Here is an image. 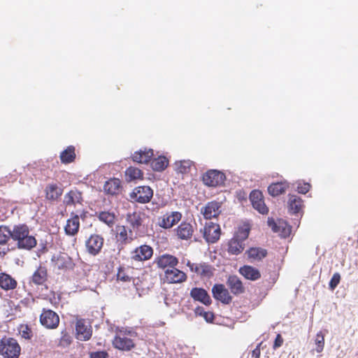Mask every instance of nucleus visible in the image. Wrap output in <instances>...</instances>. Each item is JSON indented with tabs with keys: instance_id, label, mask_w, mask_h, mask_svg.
<instances>
[{
	"instance_id": "nucleus-19",
	"label": "nucleus",
	"mask_w": 358,
	"mask_h": 358,
	"mask_svg": "<svg viewBox=\"0 0 358 358\" xmlns=\"http://www.w3.org/2000/svg\"><path fill=\"white\" fill-rule=\"evenodd\" d=\"M220 208V203L212 201L208 202L206 206L201 208V213L203 214L205 219L211 220L219 216L221 213Z\"/></svg>"
},
{
	"instance_id": "nucleus-28",
	"label": "nucleus",
	"mask_w": 358,
	"mask_h": 358,
	"mask_svg": "<svg viewBox=\"0 0 358 358\" xmlns=\"http://www.w3.org/2000/svg\"><path fill=\"white\" fill-rule=\"evenodd\" d=\"M144 214L140 211H134L127 214L126 221L133 229H138L143 224Z\"/></svg>"
},
{
	"instance_id": "nucleus-52",
	"label": "nucleus",
	"mask_w": 358,
	"mask_h": 358,
	"mask_svg": "<svg viewBox=\"0 0 358 358\" xmlns=\"http://www.w3.org/2000/svg\"><path fill=\"white\" fill-rule=\"evenodd\" d=\"M260 345L259 343L252 352V357L255 358H259L261 355V350H260Z\"/></svg>"
},
{
	"instance_id": "nucleus-17",
	"label": "nucleus",
	"mask_w": 358,
	"mask_h": 358,
	"mask_svg": "<svg viewBox=\"0 0 358 358\" xmlns=\"http://www.w3.org/2000/svg\"><path fill=\"white\" fill-rule=\"evenodd\" d=\"M155 263L159 268L165 271L176 267L178 264L179 261L176 257L172 255L163 254L155 259Z\"/></svg>"
},
{
	"instance_id": "nucleus-45",
	"label": "nucleus",
	"mask_w": 358,
	"mask_h": 358,
	"mask_svg": "<svg viewBox=\"0 0 358 358\" xmlns=\"http://www.w3.org/2000/svg\"><path fill=\"white\" fill-rule=\"evenodd\" d=\"M315 344L316 345V352L319 353L322 352L324 347V335L322 331H319L316 334Z\"/></svg>"
},
{
	"instance_id": "nucleus-27",
	"label": "nucleus",
	"mask_w": 358,
	"mask_h": 358,
	"mask_svg": "<svg viewBox=\"0 0 358 358\" xmlns=\"http://www.w3.org/2000/svg\"><path fill=\"white\" fill-rule=\"evenodd\" d=\"M17 286V280L10 275L1 272L0 273V287L4 291L15 289Z\"/></svg>"
},
{
	"instance_id": "nucleus-5",
	"label": "nucleus",
	"mask_w": 358,
	"mask_h": 358,
	"mask_svg": "<svg viewBox=\"0 0 358 358\" xmlns=\"http://www.w3.org/2000/svg\"><path fill=\"white\" fill-rule=\"evenodd\" d=\"M225 180V174L223 172L215 169H210L207 171L202 176L203 184L208 187H215L223 185Z\"/></svg>"
},
{
	"instance_id": "nucleus-4",
	"label": "nucleus",
	"mask_w": 358,
	"mask_h": 358,
	"mask_svg": "<svg viewBox=\"0 0 358 358\" xmlns=\"http://www.w3.org/2000/svg\"><path fill=\"white\" fill-rule=\"evenodd\" d=\"M59 317L58 314L52 310L43 308L39 316L41 324L48 329H55L59 324Z\"/></svg>"
},
{
	"instance_id": "nucleus-49",
	"label": "nucleus",
	"mask_w": 358,
	"mask_h": 358,
	"mask_svg": "<svg viewBox=\"0 0 358 358\" xmlns=\"http://www.w3.org/2000/svg\"><path fill=\"white\" fill-rule=\"evenodd\" d=\"M108 354L106 351H97L91 352V358H108Z\"/></svg>"
},
{
	"instance_id": "nucleus-32",
	"label": "nucleus",
	"mask_w": 358,
	"mask_h": 358,
	"mask_svg": "<svg viewBox=\"0 0 358 358\" xmlns=\"http://www.w3.org/2000/svg\"><path fill=\"white\" fill-rule=\"evenodd\" d=\"M288 187L289 184L287 182H273L268 187V192L271 196H277L283 194Z\"/></svg>"
},
{
	"instance_id": "nucleus-2",
	"label": "nucleus",
	"mask_w": 358,
	"mask_h": 358,
	"mask_svg": "<svg viewBox=\"0 0 358 358\" xmlns=\"http://www.w3.org/2000/svg\"><path fill=\"white\" fill-rule=\"evenodd\" d=\"M250 229L241 227L236 232L227 244V252L232 255H238L243 252L245 248V241L248 238Z\"/></svg>"
},
{
	"instance_id": "nucleus-26",
	"label": "nucleus",
	"mask_w": 358,
	"mask_h": 358,
	"mask_svg": "<svg viewBox=\"0 0 358 358\" xmlns=\"http://www.w3.org/2000/svg\"><path fill=\"white\" fill-rule=\"evenodd\" d=\"M154 156L152 149L145 148L135 152L132 156V160L139 164H147L151 161Z\"/></svg>"
},
{
	"instance_id": "nucleus-1",
	"label": "nucleus",
	"mask_w": 358,
	"mask_h": 358,
	"mask_svg": "<svg viewBox=\"0 0 358 358\" xmlns=\"http://www.w3.org/2000/svg\"><path fill=\"white\" fill-rule=\"evenodd\" d=\"M11 238L16 242L17 248L21 250H30L37 245L36 238L30 234L29 229L25 224L13 227Z\"/></svg>"
},
{
	"instance_id": "nucleus-8",
	"label": "nucleus",
	"mask_w": 358,
	"mask_h": 358,
	"mask_svg": "<svg viewBox=\"0 0 358 358\" xmlns=\"http://www.w3.org/2000/svg\"><path fill=\"white\" fill-rule=\"evenodd\" d=\"M115 238L122 245L131 243L136 238L133 231L124 225H117L115 227Z\"/></svg>"
},
{
	"instance_id": "nucleus-23",
	"label": "nucleus",
	"mask_w": 358,
	"mask_h": 358,
	"mask_svg": "<svg viewBox=\"0 0 358 358\" xmlns=\"http://www.w3.org/2000/svg\"><path fill=\"white\" fill-rule=\"evenodd\" d=\"M189 294L194 301H199L206 306L211 304L210 296L203 288L194 287L191 289Z\"/></svg>"
},
{
	"instance_id": "nucleus-42",
	"label": "nucleus",
	"mask_w": 358,
	"mask_h": 358,
	"mask_svg": "<svg viewBox=\"0 0 358 358\" xmlns=\"http://www.w3.org/2000/svg\"><path fill=\"white\" fill-rule=\"evenodd\" d=\"M99 220L106 223L108 226L112 227L115 223V217L113 213L103 211L99 214Z\"/></svg>"
},
{
	"instance_id": "nucleus-6",
	"label": "nucleus",
	"mask_w": 358,
	"mask_h": 358,
	"mask_svg": "<svg viewBox=\"0 0 358 358\" xmlns=\"http://www.w3.org/2000/svg\"><path fill=\"white\" fill-rule=\"evenodd\" d=\"M153 196V190L149 186L135 187L130 194V198L140 203H147Z\"/></svg>"
},
{
	"instance_id": "nucleus-29",
	"label": "nucleus",
	"mask_w": 358,
	"mask_h": 358,
	"mask_svg": "<svg viewBox=\"0 0 358 358\" xmlns=\"http://www.w3.org/2000/svg\"><path fill=\"white\" fill-rule=\"evenodd\" d=\"M51 262L53 268L57 271L66 270L71 266L70 259L63 255L53 256Z\"/></svg>"
},
{
	"instance_id": "nucleus-11",
	"label": "nucleus",
	"mask_w": 358,
	"mask_h": 358,
	"mask_svg": "<svg viewBox=\"0 0 358 358\" xmlns=\"http://www.w3.org/2000/svg\"><path fill=\"white\" fill-rule=\"evenodd\" d=\"M187 266L201 278H210L214 275L215 268L207 263L194 264L188 262Z\"/></svg>"
},
{
	"instance_id": "nucleus-53",
	"label": "nucleus",
	"mask_w": 358,
	"mask_h": 358,
	"mask_svg": "<svg viewBox=\"0 0 358 358\" xmlns=\"http://www.w3.org/2000/svg\"><path fill=\"white\" fill-rule=\"evenodd\" d=\"M195 314L196 315H199V316H203V313H206V311L204 310L203 308V307H197L195 309Z\"/></svg>"
},
{
	"instance_id": "nucleus-25",
	"label": "nucleus",
	"mask_w": 358,
	"mask_h": 358,
	"mask_svg": "<svg viewBox=\"0 0 358 358\" xmlns=\"http://www.w3.org/2000/svg\"><path fill=\"white\" fill-rule=\"evenodd\" d=\"M267 250L259 247H252L245 251L248 259L250 262H259L267 256Z\"/></svg>"
},
{
	"instance_id": "nucleus-38",
	"label": "nucleus",
	"mask_w": 358,
	"mask_h": 358,
	"mask_svg": "<svg viewBox=\"0 0 358 358\" xmlns=\"http://www.w3.org/2000/svg\"><path fill=\"white\" fill-rule=\"evenodd\" d=\"M125 176L129 181L143 179V173L141 169L134 166H129L125 171Z\"/></svg>"
},
{
	"instance_id": "nucleus-3",
	"label": "nucleus",
	"mask_w": 358,
	"mask_h": 358,
	"mask_svg": "<svg viewBox=\"0 0 358 358\" xmlns=\"http://www.w3.org/2000/svg\"><path fill=\"white\" fill-rule=\"evenodd\" d=\"M21 347L14 338L4 336L0 340V355L3 358H19Z\"/></svg>"
},
{
	"instance_id": "nucleus-13",
	"label": "nucleus",
	"mask_w": 358,
	"mask_h": 358,
	"mask_svg": "<svg viewBox=\"0 0 358 358\" xmlns=\"http://www.w3.org/2000/svg\"><path fill=\"white\" fill-rule=\"evenodd\" d=\"M153 255V249L151 246L144 244L136 247L131 252V258L135 262H144L149 260Z\"/></svg>"
},
{
	"instance_id": "nucleus-16",
	"label": "nucleus",
	"mask_w": 358,
	"mask_h": 358,
	"mask_svg": "<svg viewBox=\"0 0 358 358\" xmlns=\"http://www.w3.org/2000/svg\"><path fill=\"white\" fill-rule=\"evenodd\" d=\"M90 322L83 318L76 317V338L82 341L90 340Z\"/></svg>"
},
{
	"instance_id": "nucleus-39",
	"label": "nucleus",
	"mask_w": 358,
	"mask_h": 358,
	"mask_svg": "<svg viewBox=\"0 0 358 358\" xmlns=\"http://www.w3.org/2000/svg\"><path fill=\"white\" fill-rule=\"evenodd\" d=\"M193 164V162L189 159L180 160L175 163L177 172L180 173H189Z\"/></svg>"
},
{
	"instance_id": "nucleus-47",
	"label": "nucleus",
	"mask_w": 358,
	"mask_h": 358,
	"mask_svg": "<svg viewBox=\"0 0 358 358\" xmlns=\"http://www.w3.org/2000/svg\"><path fill=\"white\" fill-rule=\"evenodd\" d=\"M341 280V275L338 273H334L331 279L330 280L329 286V288L334 290L339 284Z\"/></svg>"
},
{
	"instance_id": "nucleus-54",
	"label": "nucleus",
	"mask_w": 358,
	"mask_h": 358,
	"mask_svg": "<svg viewBox=\"0 0 358 358\" xmlns=\"http://www.w3.org/2000/svg\"><path fill=\"white\" fill-rule=\"evenodd\" d=\"M86 246L88 248L90 247V239H88L87 241H86Z\"/></svg>"
},
{
	"instance_id": "nucleus-22",
	"label": "nucleus",
	"mask_w": 358,
	"mask_h": 358,
	"mask_svg": "<svg viewBox=\"0 0 358 358\" xmlns=\"http://www.w3.org/2000/svg\"><path fill=\"white\" fill-rule=\"evenodd\" d=\"M238 273L246 280L256 281L261 278L262 274L260 271L250 265H243L238 269Z\"/></svg>"
},
{
	"instance_id": "nucleus-33",
	"label": "nucleus",
	"mask_w": 358,
	"mask_h": 358,
	"mask_svg": "<svg viewBox=\"0 0 358 358\" xmlns=\"http://www.w3.org/2000/svg\"><path fill=\"white\" fill-rule=\"evenodd\" d=\"M76 156L75 147L69 145L60 153L59 158L62 164H67L73 162Z\"/></svg>"
},
{
	"instance_id": "nucleus-24",
	"label": "nucleus",
	"mask_w": 358,
	"mask_h": 358,
	"mask_svg": "<svg viewBox=\"0 0 358 358\" xmlns=\"http://www.w3.org/2000/svg\"><path fill=\"white\" fill-rule=\"evenodd\" d=\"M45 196L48 201H57L63 193V189L56 183L48 184L45 188Z\"/></svg>"
},
{
	"instance_id": "nucleus-14",
	"label": "nucleus",
	"mask_w": 358,
	"mask_h": 358,
	"mask_svg": "<svg viewBox=\"0 0 358 358\" xmlns=\"http://www.w3.org/2000/svg\"><path fill=\"white\" fill-rule=\"evenodd\" d=\"M267 224L273 232L278 233L283 238L289 236L291 233V227L282 220L275 222L273 217H268Z\"/></svg>"
},
{
	"instance_id": "nucleus-36",
	"label": "nucleus",
	"mask_w": 358,
	"mask_h": 358,
	"mask_svg": "<svg viewBox=\"0 0 358 358\" xmlns=\"http://www.w3.org/2000/svg\"><path fill=\"white\" fill-rule=\"evenodd\" d=\"M103 238L99 235L91 236V255L98 254L103 245Z\"/></svg>"
},
{
	"instance_id": "nucleus-43",
	"label": "nucleus",
	"mask_w": 358,
	"mask_h": 358,
	"mask_svg": "<svg viewBox=\"0 0 358 358\" xmlns=\"http://www.w3.org/2000/svg\"><path fill=\"white\" fill-rule=\"evenodd\" d=\"M12 230L6 226H0V244H5L11 238Z\"/></svg>"
},
{
	"instance_id": "nucleus-40",
	"label": "nucleus",
	"mask_w": 358,
	"mask_h": 358,
	"mask_svg": "<svg viewBox=\"0 0 358 358\" xmlns=\"http://www.w3.org/2000/svg\"><path fill=\"white\" fill-rule=\"evenodd\" d=\"M80 194L75 190H71L65 194L64 197V203L66 206H71L78 203L80 199Z\"/></svg>"
},
{
	"instance_id": "nucleus-7",
	"label": "nucleus",
	"mask_w": 358,
	"mask_h": 358,
	"mask_svg": "<svg viewBox=\"0 0 358 358\" xmlns=\"http://www.w3.org/2000/svg\"><path fill=\"white\" fill-rule=\"evenodd\" d=\"M163 279L165 282L169 284H180L187 281V275L176 266L165 270Z\"/></svg>"
},
{
	"instance_id": "nucleus-31",
	"label": "nucleus",
	"mask_w": 358,
	"mask_h": 358,
	"mask_svg": "<svg viewBox=\"0 0 358 358\" xmlns=\"http://www.w3.org/2000/svg\"><path fill=\"white\" fill-rule=\"evenodd\" d=\"M104 191L109 194H117L121 191V182L117 178H110L103 186Z\"/></svg>"
},
{
	"instance_id": "nucleus-12",
	"label": "nucleus",
	"mask_w": 358,
	"mask_h": 358,
	"mask_svg": "<svg viewBox=\"0 0 358 358\" xmlns=\"http://www.w3.org/2000/svg\"><path fill=\"white\" fill-rule=\"evenodd\" d=\"M203 234L206 242L214 243L220 238L221 234L220 227L213 222H208L204 226Z\"/></svg>"
},
{
	"instance_id": "nucleus-41",
	"label": "nucleus",
	"mask_w": 358,
	"mask_h": 358,
	"mask_svg": "<svg viewBox=\"0 0 358 358\" xmlns=\"http://www.w3.org/2000/svg\"><path fill=\"white\" fill-rule=\"evenodd\" d=\"M72 343V337L67 332L66 330H64L61 332V337L58 341V347L65 348H68Z\"/></svg>"
},
{
	"instance_id": "nucleus-9",
	"label": "nucleus",
	"mask_w": 358,
	"mask_h": 358,
	"mask_svg": "<svg viewBox=\"0 0 358 358\" xmlns=\"http://www.w3.org/2000/svg\"><path fill=\"white\" fill-rule=\"evenodd\" d=\"M182 218V214L178 211L168 212L158 217L157 224L168 229L176 224Z\"/></svg>"
},
{
	"instance_id": "nucleus-34",
	"label": "nucleus",
	"mask_w": 358,
	"mask_h": 358,
	"mask_svg": "<svg viewBox=\"0 0 358 358\" xmlns=\"http://www.w3.org/2000/svg\"><path fill=\"white\" fill-rule=\"evenodd\" d=\"M303 207L302 199L296 195H289L288 208L292 213H298Z\"/></svg>"
},
{
	"instance_id": "nucleus-46",
	"label": "nucleus",
	"mask_w": 358,
	"mask_h": 358,
	"mask_svg": "<svg viewBox=\"0 0 358 358\" xmlns=\"http://www.w3.org/2000/svg\"><path fill=\"white\" fill-rule=\"evenodd\" d=\"M19 333L24 339H31L33 336L31 329L27 324H21L19 327Z\"/></svg>"
},
{
	"instance_id": "nucleus-35",
	"label": "nucleus",
	"mask_w": 358,
	"mask_h": 358,
	"mask_svg": "<svg viewBox=\"0 0 358 358\" xmlns=\"http://www.w3.org/2000/svg\"><path fill=\"white\" fill-rule=\"evenodd\" d=\"M79 217L78 215L69 219L66 222V224L64 227L65 231L68 235L76 234L79 229Z\"/></svg>"
},
{
	"instance_id": "nucleus-37",
	"label": "nucleus",
	"mask_w": 358,
	"mask_h": 358,
	"mask_svg": "<svg viewBox=\"0 0 358 358\" xmlns=\"http://www.w3.org/2000/svg\"><path fill=\"white\" fill-rule=\"evenodd\" d=\"M169 165V160L164 156H159L157 158L152 159L151 162L152 169L155 171H162Z\"/></svg>"
},
{
	"instance_id": "nucleus-51",
	"label": "nucleus",
	"mask_w": 358,
	"mask_h": 358,
	"mask_svg": "<svg viewBox=\"0 0 358 358\" xmlns=\"http://www.w3.org/2000/svg\"><path fill=\"white\" fill-rule=\"evenodd\" d=\"M203 317L207 322H213L215 319L214 313L211 311H206L203 313Z\"/></svg>"
},
{
	"instance_id": "nucleus-10",
	"label": "nucleus",
	"mask_w": 358,
	"mask_h": 358,
	"mask_svg": "<svg viewBox=\"0 0 358 358\" xmlns=\"http://www.w3.org/2000/svg\"><path fill=\"white\" fill-rule=\"evenodd\" d=\"M113 346L121 351H130L135 348L134 341L120 331L117 333L112 341Z\"/></svg>"
},
{
	"instance_id": "nucleus-15",
	"label": "nucleus",
	"mask_w": 358,
	"mask_h": 358,
	"mask_svg": "<svg viewBox=\"0 0 358 358\" xmlns=\"http://www.w3.org/2000/svg\"><path fill=\"white\" fill-rule=\"evenodd\" d=\"M252 205L260 213L264 215L268 212V208L264 203V196L261 191L255 189L250 194Z\"/></svg>"
},
{
	"instance_id": "nucleus-50",
	"label": "nucleus",
	"mask_w": 358,
	"mask_h": 358,
	"mask_svg": "<svg viewBox=\"0 0 358 358\" xmlns=\"http://www.w3.org/2000/svg\"><path fill=\"white\" fill-rule=\"evenodd\" d=\"M283 341H284V340H283L282 336L280 334H277L275 339L274 341L273 348L274 350H276L277 348L281 347L282 345L283 344Z\"/></svg>"
},
{
	"instance_id": "nucleus-44",
	"label": "nucleus",
	"mask_w": 358,
	"mask_h": 358,
	"mask_svg": "<svg viewBox=\"0 0 358 358\" xmlns=\"http://www.w3.org/2000/svg\"><path fill=\"white\" fill-rule=\"evenodd\" d=\"M132 277L128 273V271L124 267H120L117 273V280L123 282H130Z\"/></svg>"
},
{
	"instance_id": "nucleus-21",
	"label": "nucleus",
	"mask_w": 358,
	"mask_h": 358,
	"mask_svg": "<svg viewBox=\"0 0 358 358\" xmlns=\"http://www.w3.org/2000/svg\"><path fill=\"white\" fill-rule=\"evenodd\" d=\"M227 285L231 292L234 295H239L245 292V287L242 280L236 275H230L227 280Z\"/></svg>"
},
{
	"instance_id": "nucleus-30",
	"label": "nucleus",
	"mask_w": 358,
	"mask_h": 358,
	"mask_svg": "<svg viewBox=\"0 0 358 358\" xmlns=\"http://www.w3.org/2000/svg\"><path fill=\"white\" fill-rule=\"evenodd\" d=\"M47 280L48 271L45 266H40L31 276V282L36 285H43Z\"/></svg>"
},
{
	"instance_id": "nucleus-48",
	"label": "nucleus",
	"mask_w": 358,
	"mask_h": 358,
	"mask_svg": "<svg viewBox=\"0 0 358 358\" xmlns=\"http://www.w3.org/2000/svg\"><path fill=\"white\" fill-rule=\"evenodd\" d=\"M311 185L308 182L299 183L297 185V191L300 194H306L309 192Z\"/></svg>"
},
{
	"instance_id": "nucleus-20",
	"label": "nucleus",
	"mask_w": 358,
	"mask_h": 358,
	"mask_svg": "<svg viewBox=\"0 0 358 358\" xmlns=\"http://www.w3.org/2000/svg\"><path fill=\"white\" fill-rule=\"evenodd\" d=\"M174 231L178 238L187 241L192 238L194 228L191 223L184 221L182 222Z\"/></svg>"
},
{
	"instance_id": "nucleus-18",
	"label": "nucleus",
	"mask_w": 358,
	"mask_h": 358,
	"mask_svg": "<svg viewBox=\"0 0 358 358\" xmlns=\"http://www.w3.org/2000/svg\"><path fill=\"white\" fill-rule=\"evenodd\" d=\"M212 293L216 300L221 301L224 304H229L232 301V296L223 284H215L213 285Z\"/></svg>"
}]
</instances>
